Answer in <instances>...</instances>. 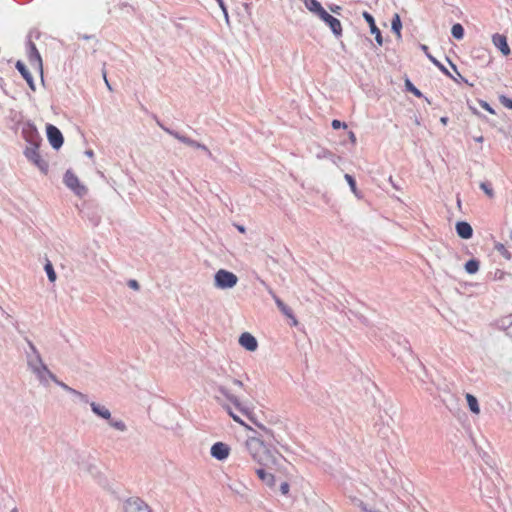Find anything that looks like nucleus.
<instances>
[{"label":"nucleus","mask_w":512,"mask_h":512,"mask_svg":"<svg viewBox=\"0 0 512 512\" xmlns=\"http://www.w3.org/2000/svg\"><path fill=\"white\" fill-rule=\"evenodd\" d=\"M245 447L252 459L261 466L271 468L278 465L282 457L277 450L272 449L264 439L259 437H249L245 442Z\"/></svg>","instance_id":"obj_1"},{"label":"nucleus","mask_w":512,"mask_h":512,"mask_svg":"<svg viewBox=\"0 0 512 512\" xmlns=\"http://www.w3.org/2000/svg\"><path fill=\"white\" fill-rule=\"evenodd\" d=\"M230 375L227 373V371L223 368L219 369L215 373V377L212 379V384L214 385L215 389L228 401L230 402L236 411L243 415H249L250 409L249 407L240 400L238 396L233 394L228 387L226 386V383L228 381H231Z\"/></svg>","instance_id":"obj_2"},{"label":"nucleus","mask_w":512,"mask_h":512,"mask_svg":"<svg viewBox=\"0 0 512 512\" xmlns=\"http://www.w3.org/2000/svg\"><path fill=\"white\" fill-rule=\"evenodd\" d=\"M32 374L38 379L40 384L46 386L48 384V380L50 379L55 384L60 387V384L63 381L59 380L57 376L48 368V366L44 363V361L36 366L29 368Z\"/></svg>","instance_id":"obj_3"},{"label":"nucleus","mask_w":512,"mask_h":512,"mask_svg":"<svg viewBox=\"0 0 512 512\" xmlns=\"http://www.w3.org/2000/svg\"><path fill=\"white\" fill-rule=\"evenodd\" d=\"M157 124L159 125V127L161 129H163L166 133H168L169 135L173 136L175 139H177L178 141L184 143L185 145L187 146H190V147H193V148H197V149H201L202 151H204L209 157H212V153L211 151L208 149V147L204 144H201L185 135H182L180 134L179 132L175 131V130H172L166 126H164L160 121L157 120Z\"/></svg>","instance_id":"obj_4"},{"label":"nucleus","mask_w":512,"mask_h":512,"mask_svg":"<svg viewBox=\"0 0 512 512\" xmlns=\"http://www.w3.org/2000/svg\"><path fill=\"white\" fill-rule=\"evenodd\" d=\"M238 282V277L225 269L218 270L214 275V285L219 289H231Z\"/></svg>","instance_id":"obj_5"},{"label":"nucleus","mask_w":512,"mask_h":512,"mask_svg":"<svg viewBox=\"0 0 512 512\" xmlns=\"http://www.w3.org/2000/svg\"><path fill=\"white\" fill-rule=\"evenodd\" d=\"M39 146H28L24 151V155L26 158L31 161L42 173L46 174L48 172L49 165L47 161H45L38 150Z\"/></svg>","instance_id":"obj_6"},{"label":"nucleus","mask_w":512,"mask_h":512,"mask_svg":"<svg viewBox=\"0 0 512 512\" xmlns=\"http://www.w3.org/2000/svg\"><path fill=\"white\" fill-rule=\"evenodd\" d=\"M64 183L79 197L85 196L88 192L86 186L81 184L78 177L70 170H67L64 175Z\"/></svg>","instance_id":"obj_7"},{"label":"nucleus","mask_w":512,"mask_h":512,"mask_svg":"<svg viewBox=\"0 0 512 512\" xmlns=\"http://www.w3.org/2000/svg\"><path fill=\"white\" fill-rule=\"evenodd\" d=\"M124 512H153L151 507L139 497L128 498L123 505Z\"/></svg>","instance_id":"obj_8"},{"label":"nucleus","mask_w":512,"mask_h":512,"mask_svg":"<svg viewBox=\"0 0 512 512\" xmlns=\"http://www.w3.org/2000/svg\"><path fill=\"white\" fill-rule=\"evenodd\" d=\"M25 341L28 345V349L25 350V358H26L27 367L29 369L33 366H36V365L42 363L43 358H42L39 350L37 349V347L34 345V343L30 339L25 338Z\"/></svg>","instance_id":"obj_9"},{"label":"nucleus","mask_w":512,"mask_h":512,"mask_svg":"<svg viewBox=\"0 0 512 512\" xmlns=\"http://www.w3.org/2000/svg\"><path fill=\"white\" fill-rule=\"evenodd\" d=\"M46 134L50 145L54 149L58 150L59 148L62 147L64 138L61 131L56 126L52 124H47Z\"/></svg>","instance_id":"obj_10"},{"label":"nucleus","mask_w":512,"mask_h":512,"mask_svg":"<svg viewBox=\"0 0 512 512\" xmlns=\"http://www.w3.org/2000/svg\"><path fill=\"white\" fill-rule=\"evenodd\" d=\"M210 453L215 459L223 461L228 458L230 447L226 443L216 442L212 445Z\"/></svg>","instance_id":"obj_11"},{"label":"nucleus","mask_w":512,"mask_h":512,"mask_svg":"<svg viewBox=\"0 0 512 512\" xmlns=\"http://www.w3.org/2000/svg\"><path fill=\"white\" fill-rule=\"evenodd\" d=\"M28 60L31 64V66L38 68L40 71H42V59L40 56L39 51L36 48V45L29 40L28 43Z\"/></svg>","instance_id":"obj_12"},{"label":"nucleus","mask_w":512,"mask_h":512,"mask_svg":"<svg viewBox=\"0 0 512 512\" xmlns=\"http://www.w3.org/2000/svg\"><path fill=\"white\" fill-rule=\"evenodd\" d=\"M268 292L269 294L272 296V298L274 299L277 307L279 308V310L285 315L287 316L288 318H290L292 320V325L293 326H296L298 324V321L297 319L294 317L293 315V312L291 310V308H289L274 292L271 288L268 289Z\"/></svg>","instance_id":"obj_13"},{"label":"nucleus","mask_w":512,"mask_h":512,"mask_svg":"<svg viewBox=\"0 0 512 512\" xmlns=\"http://www.w3.org/2000/svg\"><path fill=\"white\" fill-rule=\"evenodd\" d=\"M22 133L26 141L30 143V146H39L41 138L35 126L28 125L26 128H23Z\"/></svg>","instance_id":"obj_14"},{"label":"nucleus","mask_w":512,"mask_h":512,"mask_svg":"<svg viewBox=\"0 0 512 512\" xmlns=\"http://www.w3.org/2000/svg\"><path fill=\"white\" fill-rule=\"evenodd\" d=\"M239 344L248 351H255L258 347L256 338L249 332H244L239 337Z\"/></svg>","instance_id":"obj_15"},{"label":"nucleus","mask_w":512,"mask_h":512,"mask_svg":"<svg viewBox=\"0 0 512 512\" xmlns=\"http://www.w3.org/2000/svg\"><path fill=\"white\" fill-rule=\"evenodd\" d=\"M363 17H364V19L366 20V22L370 26V32L375 35L376 42L379 45H382L383 44V38H382V35H381V31L379 30V28L375 24L374 17L370 13H368V12H363Z\"/></svg>","instance_id":"obj_16"},{"label":"nucleus","mask_w":512,"mask_h":512,"mask_svg":"<svg viewBox=\"0 0 512 512\" xmlns=\"http://www.w3.org/2000/svg\"><path fill=\"white\" fill-rule=\"evenodd\" d=\"M456 232L462 239H470L473 235V229L468 222L460 221L456 223Z\"/></svg>","instance_id":"obj_17"},{"label":"nucleus","mask_w":512,"mask_h":512,"mask_svg":"<svg viewBox=\"0 0 512 512\" xmlns=\"http://www.w3.org/2000/svg\"><path fill=\"white\" fill-rule=\"evenodd\" d=\"M60 387L64 391L70 393L75 398V401H78V402L83 403V404H89L90 403L89 400H88V396L86 394L73 389L72 387L68 386L64 382L60 384Z\"/></svg>","instance_id":"obj_18"},{"label":"nucleus","mask_w":512,"mask_h":512,"mask_svg":"<svg viewBox=\"0 0 512 512\" xmlns=\"http://www.w3.org/2000/svg\"><path fill=\"white\" fill-rule=\"evenodd\" d=\"M89 405L91 407L92 412L95 415L105 420L110 419L111 412L106 406L98 404L96 402H90Z\"/></svg>","instance_id":"obj_19"},{"label":"nucleus","mask_w":512,"mask_h":512,"mask_svg":"<svg viewBox=\"0 0 512 512\" xmlns=\"http://www.w3.org/2000/svg\"><path fill=\"white\" fill-rule=\"evenodd\" d=\"M493 43L494 45L503 53V55H508L510 53V48L507 43V39L505 36L500 34L493 35Z\"/></svg>","instance_id":"obj_20"},{"label":"nucleus","mask_w":512,"mask_h":512,"mask_svg":"<svg viewBox=\"0 0 512 512\" xmlns=\"http://www.w3.org/2000/svg\"><path fill=\"white\" fill-rule=\"evenodd\" d=\"M325 23L329 26V28L331 29L332 33L336 38L342 36V25L337 18L331 15Z\"/></svg>","instance_id":"obj_21"},{"label":"nucleus","mask_w":512,"mask_h":512,"mask_svg":"<svg viewBox=\"0 0 512 512\" xmlns=\"http://www.w3.org/2000/svg\"><path fill=\"white\" fill-rule=\"evenodd\" d=\"M256 473L261 481H263L268 487L272 488L275 486V477L273 474L266 472L263 468L256 469Z\"/></svg>","instance_id":"obj_22"},{"label":"nucleus","mask_w":512,"mask_h":512,"mask_svg":"<svg viewBox=\"0 0 512 512\" xmlns=\"http://www.w3.org/2000/svg\"><path fill=\"white\" fill-rule=\"evenodd\" d=\"M421 49L424 51V53L426 54V56L428 57V59L441 71L443 72L445 75H447L448 77H452L451 73L447 70V68L441 63L439 62L435 57H433L429 52H428V47L426 45H421Z\"/></svg>","instance_id":"obj_23"},{"label":"nucleus","mask_w":512,"mask_h":512,"mask_svg":"<svg viewBox=\"0 0 512 512\" xmlns=\"http://www.w3.org/2000/svg\"><path fill=\"white\" fill-rule=\"evenodd\" d=\"M465 398L467 400V404H468L470 411L472 413L478 415L480 413V406H479L477 398L470 393H467Z\"/></svg>","instance_id":"obj_24"},{"label":"nucleus","mask_w":512,"mask_h":512,"mask_svg":"<svg viewBox=\"0 0 512 512\" xmlns=\"http://www.w3.org/2000/svg\"><path fill=\"white\" fill-rule=\"evenodd\" d=\"M215 399L220 403V405L222 406V408L228 413V415L237 423L243 425V426H246L244 421L237 415L234 413L232 407L229 405V404H226V403H222L220 401V398L219 397H215Z\"/></svg>","instance_id":"obj_25"},{"label":"nucleus","mask_w":512,"mask_h":512,"mask_svg":"<svg viewBox=\"0 0 512 512\" xmlns=\"http://www.w3.org/2000/svg\"><path fill=\"white\" fill-rule=\"evenodd\" d=\"M304 5L314 15H317L323 8L318 0H304Z\"/></svg>","instance_id":"obj_26"},{"label":"nucleus","mask_w":512,"mask_h":512,"mask_svg":"<svg viewBox=\"0 0 512 512\" xmlns=\"http://www.w3.org/2000/svg\"><path fill=\"white\" fill-rule=\"evenodd\" d=\"M355 505L360 508L361 512H383L382 510L374 507L373 505L366 503L360 499H355Z\"/></svg>","instance_id":"obj_27"},{"label":"nucleus","mask_w":512,"mask_h":512,"mask_svg":"<svg viewBox=\"0 0 512 512\" xmlns=\"http://www.w3.org/2000/svg\"><path fill=\"white\" fill-rule=\"evenodd\" d=\"M401 28H402V23H401L400 16L398 14H394L392 21H391V29L397 35L398 38H401Z\"/></svg>","instance_id":"obj_28"},{"label":"nucleus","mask_w":512,"mask_h":512,"mask_svg":"<svg viewBox=\"0 0 512 512\" xmlns=\"http://www.w3.org/2000/svg\"><path fill=\"white\" fill-rule=\"evenodd\" d=\"M108 423L110 427L114 428L117 431L125 432L127 430V426L124 421L121 419L112 418L110 416V419H108Z\"/></svg>","instance_id":"obj_29"},{"label":"nucleus","mask_w":512,"mask_h":512,"mask_svg":"<svg viewBox=\"0 0 512 512\" xmlns=\"http://www.w3.org/2000/svg\"><path fill=\"white\" fill-rule=\"evenodd\" d=\"M260 428L263 431V433L259 434L258 437L264 439V443H267L269 446H272V439H274L273 432L264 426H260Z\"/></svg>","instance_id":"obj_30"},{"label":"nucleus","mask_w":512,"mask_h":512,"mask_svg":"<svg viewBox=\"0 0 512 512\" xmlns=\"http://www.w3.org/2000/svg\"><path fill=\"white\" fill-rule=\"evenodd\" d=\"M480 263L476 259H470L465 264V270L469 274H475L479 270Z\"/></svg>","instance_id":"obj_31"},{"label":"nucleus","mask_w":512,"mask_h":512,"mask_svg":"<svg viewBox=\"0 0 512 512\" xmlns=\"http://www.w3.org/2000/svg\"><path fill=\"white\" fill-rule=\"evenodd\" d=\"M451 34L455 39L461 40L464 37L463 26L459 23L454 24L451 28Z\"/></svg>","instance_id":"obj_32"},{"label":"nucleus","mask_w":512,"mask_h":512,"mask_svg":"<svg viewBox=\"0 0 512 512\" xmlns=\"http://www.w3.org/2000/svg\"><path fill=\"white\" fill-rule=\"evenodd\" d=\"M480 189L486 194L487 197H489L490 199L494 198L495 196V193H494V190L492 188V185L491 183L489 182H481L480 183Z\"/></svg>","instance_id":"obj_33"},{"label":"nucleus","mask_w":512,"mask_h":512,"mask_svg":"<svg viewBox=\"0 0 512 512\" xmlns=\"http://www.w3.org/2000/svg\"><path fill=\"white\" fill-rule=\"evenodd\" d=\"M44 269H45V272L47 274V277L49 279L50 282H55L57 276H56V273L54 271V268H53V265L50 261H48L45 266H44Z\"/></svg>","instance_id":"obj_34"},{"label":"nucleus","mask_w":512,"mask_h":512,"mask_svg":"<svg viewBox=\"0 0 512 512\" xmlns=\"http://www.w3.org/2000/svg\"><path fill=\"white\" fill-rule=\"evenodd\" d=\"M418 368L420 370V373L417 374V378L421 382L422 388L427 390V391H430V388L427 386V383H426V381H425V379L423 377V376H426L425 368L421 364H418Z\"/></svg>","instance_id":"obj_35"},{"label":"nucleus","mask_w":512,"mask_h":512,"mask_svg":"<svg viewBox=\"0 0 512 512\" xmlns=\"http://www.w3.org/2000/svg\"><path fill=\"white\" fill-rule=\"evenodd\" d=\"M495 249H496L499 253H501V255H502L504 258H506L507 260H510V259H511V257H512L511 253L506 249V247H505L503 244H501V243L496 244V245H495Z\"/></svg>","instance_id":"obj_36"},{"label":"nucleus","mask_w":512,"mask_h":512,"mask_svg":"<svg viewBox=\"0 0 512 512\" xmlns=\"http://www.w3.org/2000/svg\"><path fill=\"white\" fill-rule=\"evenodd\" d=\"M318 158H329L333 163H336V159H340V157H336L328 150H322L317 154Z\"/></svg>","instance_id":"obj_37"},{"label":"nucleus","mask_w":512,"mask_h":512,"mask_svg":"<svg viewBox=\"0 0 512 512\" xmlns=\"http://www.w3.org/2000/svg\"><path fill=\"white\" fill-rule=\"evenodd\" d=\"M345 180L347 181L351 191L357 195V187H356V181L350 174H345L344 176Z\"/></svg>","instance_id":"obj_38"},{"label":"nucleus","mask_w":512,"mask_h":512,"mask_svg":"<svg viewBox=\"0 0 512 512\" xmlns=\"http://www.w3.org/2000/svg\"><path fill=\"white\" fill-rule=\"evenodd\" d=\"M16 69L20 72V74L23 76V78L27 77L29 74V70L25 66V64L22 61H17L16 63Z\"/></svg>","instance_id":"obj_39"},{"label":"nucleus","mask_w":512,"mask_h":512,"mask_svg":"<svg viewBox=\"0 0 512 512\" xmlns=\"http://www.w3.org/2000/svg\"><path fill=\"white\" fill-rule=\"evenodd\" d=\"M406 86H407V89L412 92L415 96L417 97H421L422 94L420 92V90H418L415 86H413V84L410 82V81H406Z\"/></svg>","instance_id":"obj_40"},{"label":"nucleus","mask_w":512,"mask_h":512,"mask_svg":"<svg viewBox=\"0 0 512 512\" xmlns=\"http://www.w3.org/2000/svg\"><path fill=\"white\" fill-rule=\"evenodd\" d=\"M499 100L503 106H505L508 109H512V99H510L504 95H501L499 97Z\"/></svg>","instance_id":"obj_41"},{"label":"nucleus","mask_w":512,"mask_h":512,"mask_svg":"<svg viewBox=\"0 0 512 512\" xmlns=\"http://www.w3.org/2000/svg\"><path fill=\"white\" fill-rule=\"evenodd\" d=\"M216 1L224 14L226 22L229 23V15H228V11H227L224 1L223 0H216Z\"/></svg>","instance_id":"obj_42"},{"label":"nucleus","mask_w":512,"mask_h":512,"mask_svg":"<svg viewBox=\"0 0 512 512\" xmlns=\"http://www.w3.org/2000/svg\"><path fill=\"white\" fill-rule=\"evenodd\" d=\"M316 16L319 17L323 22H326L331 15L324 8H322V10L317 13Z\"/></svg>","instance_id":"obj_43"},{"label":"nucleus","mask_w":512,"mask_h":512,"mask_svg":"<svg viewBox=\"0 0 512 512\" xmlns=\"http://www.w3.org/2000/svg\"><path fill=\"white\" fill-rule=\"evenodd\" d=\"M506 276H507V273H505L504 271L496 270L494 273V280L501 281V280H504Z\"/></svg>","instance_id":"obj_44"},{"label":"nucleus","mask_w":512,"mask_h":512,"mask_svg":"<svg viewBox=\"0 0 512 512\" xmlns=\"http://www.w3.org/2000/svg\"><path fill=\"white\" fill-rule=\"evenodd\" d=\"M127 285L129 288L133 289V290H139L140 289V285L138 283L137 280H134V279H130L128 282H127Z\"/></svg>","instance_id":"obj_45"},{"label":"nucleus","mask_w":512,"mask_h":512,"mask_svg":"<svg viewBox=\"0 0 512 512\" xmlns=\"http://www.w3.org/2000/svg\"><path fill=\"white\" fill-rule=\"evenodd\" d=\"M331 125H332L333 129H339V128H341V127H343V128H346V127H347V125H346L345 123H343V122H341V121H339V120H337V119H334V120L332 121V124H331Z\"/></svg>","instance_id":"obj_46"},{"label":"nucleus","mask_w":512,"mask_h":512,"mask_svg":"<svg viewBox=\"0 0 512 512\" xmlns=\"http://www.w3.org/2000/svg\"><path fill=\"white\" fill-rule=\"evenodd\" d=\"M480 105L483 109H485L486 111H488L489 113L491 114H494L495 111L493 110V108L485 101H480Z\"/></svg>","instance_id":"obj_47"},{"label":"nucleus","mask_w":512,"mask_h":512,"mask_svg":"<svg viewBox=\"0 0 512 512\" xmlns=\"http://www.w3.org/2000/svg\"><path fill=\"white\" fill-rule=\"evenodd\" d=\"M289 484L287 482H283L281 485H280V491L283 495H286L288 494L289 492Z\"/></svg>","instance_id":"obj_48"},{"label":"nucleus","mask_w":512,"mask_h":512,"mask_svg":"<svg viewBox=\"0 0 512 512\" xmlns=\"http://www.w3.org/2000/svg\"><path fill=\"white\" fill-rule=\"evenodd\" d=\"M27 82V84L29 85V87L32 89V90H35V84H34V80H33V77L31 74H29L27 77L24 78Z\"/></svg>","instance_id":"obj_49"},{"label":"nucleus","mask_w":512,"mask_h":512,"mask_svg":"<svg viewBox=\"0 0 512 512\" xmlns=\"http://www.w3.org/2000/svg\"><path fill=\"white\" fill-rule=\"evenodd\" d=\"M330 10L333 12V13H336V14H339L340 10H341V7L338 6V5H333V6H330Z\"/></svg>","instance_id":"obj_50"},{"label":"nucleus","mask_w":512,"mask_h":512,"mask_svg":"<svg viewBox=\"0 0 512 512\" xmlns=\"http://www.w3.org/2000/svg\"><path fill=\"white\" fill-rule=\"evenodd\" d=\"M102 75H103V78H104V81H105V84H106L107 88L109 90H112V88H111V86H110V84H109V82L107 80V75H106V71L105 70L102 71Z\"/></svg>","instance_id":"obj_51"},{"label":"nucleus","mask_w":512,"mask_h":512,"mask_svg":"<svg viewBox=\"0 0 512 512\" xmlns=\"http://www.w3.org/2000/svg\"><path fill=\"white\" fill-rule=\"evenodd\" d=\"M0 314L4 316L7 320L11 319V316L7 312H5L2 307H0Z\"/></svg>","instance_id":"obj_52"},{"label":"nucleus","mask_w":512,"mask_h":512,"mask_svg":"<svg viewBox=\"0 0 512 512\" xmlns=\"http://www.w3.org/2000/svg\"><path fill=\"white\" fill-rule=\"evenodd\" d=\"M457 75H458V77H457V78H455V77H453V76H452L451 78H452L454 81H458V80H460V79H461V80H462V81H464L465 83H468V81H467L466 79H464V78L461 76V74H460L459 72H457Z\"/></svg>","instance_id":"obj_53"},{"label":"nucleus","mask_w":512,"mask_h":512,"mask_svg":"<svg viewBox=\"0 0 512 512\" xmlns=\"http://www.w3.org/2000/svg\"><path fill=\"white\" fill-rule=\"evenodd\" d=\"M231 382L236 385V386H239V387H243V383L242 381L238 380V379H231Z\"/></svg>","instance_id":"obj_54"},{"label":"nucleus","mask_w":512,"mask_h":512,"mask_svg":"<svg viewBox=\"0 0 512 512\" xmlns=\"http://www.w3.org/2000/svg\"><path fill=\"white\" fill-rule=\"evenodd\" d=\"M349 139L352 143H356V136L352 131L349 132Z\"/></svg>","instance_id":"obj_55"},{"label":"nucleus","mask_w":512,"mask_h":512,"mask_svg":"<svg viewBox=\"0 0 512 512\" xmlns=\"http://www.w3.org/2000/svg\"><path fill=\"white\" fill-rule=\"evenodd\" d=\"M236 228L240 233H245L246 231L245 227L242 225H236Z\"/></svg>","instance_id":"obj_56"},{"label":"nucleus","mask_w":512,"mask_h":512,"mask_svg":"<svg viewBox=\"0 0 512 512\" xmlns=\"http://www.w3.org/2000/svg\"><path fill=\"white\" fill-rule=\"evenodd\" d=\"M440 121H441V123H443V124H447L448 118H447V117H442V118L440 119Z\"/></svg>","instance_id":"obj_57"},{"label":"nucleus","mask_w":512,"mask_h":512,"mask_svg":"<svg viewBox=\"0 0 512 512\" xmlns=\"http://www.w3.org/2000/svg\"><path fill=\"white\" fill-rule=\"evenodd\" d=\"M449 63L451 65V67L453 68V70L457 73L458 72L457 67L452 62L449 61Z\"/></svg>","instance_id":"obj_58"},{"label":"nucleus","mask_w":512,"mask_h":512,"mask_svg":"<svg viewBox=\"0 0 512 512\" xmlns=\"http://www.w3.org/2000/svg\"><path fill=\"white\" fill-rule=\"evenodd\" d=\"M86 155L89 157L93 156V151H91V150L86 151Z\"/></svg>","instance_id":"obj_59"},{"label":"nucleus","mask_w":512,"mask_h":512,"mask_svg":"<svg viewBox=\"0 0 512 512\" xmlns=\"http://www.w3.org/2000/svg\"><path fill=\"white\" fill-rule=\"evenodd\" d=\"M82 38L87 40V39H90V36L84 35Z\"/></svg>","instance_id":"obj_60"},{"label":"nucleus","mask_w":512,"mask_h":512,"mask_svg":"<svg viewBox=\"0 0 512 512\" xmlns=\"http://www.w3.org/2000/svg\"><path fill=\"white\" fill-rule=\"evenodd\" d=\"M11 512H18V509H17V508H13V509L11 510Z\"/></svg>","instance_id":"obj_61"},{"label":"nucleus","mask_w":512,"mask_h":512,"mask_svg":"<svg viewBox=\"0 0 512 512\" xmlns=\"http://www.w3.org/2000/svg\"><path fill=\"white\" fill-rule=\"evenodd\" d=\"M482 140H483L482 137L477 138V141H482Z\"/></svg>","instance_id":"obj_62"},{"label":"nucleus","mask_w":512,"mask_h":512,"mask_svg":"<svg viewBox=\"0 0 512 512\" xmlns=\"http://www.w3.org/2000/svg\"><path fill=\"white\" fill-rule=\"evenodd\" d=\"M510 238L512 239V230H511V232H510Z\"/></svg>","instance_id":"obj_63"}]
</instances>
